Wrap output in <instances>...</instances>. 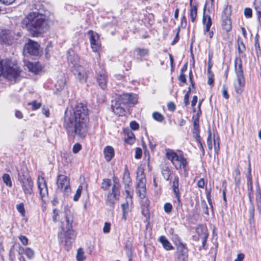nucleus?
I'll use <instances>...</instances> for the list:
<instances>
[{"label":"nucleus","instance_id":"f257e3e1","mask_svg":"<svg viewBox=\"0 0 261 261\" xmlns=\"http://www.w3.org/2000/svg\"><path fill=\"white\" fill-rule=\"evenodd\" d=\"M65 112L63 127L68 136L85 138L89 129V110L86 104L76 102L69 111Z\"/></svg>","mask_w":261,"mask_h":261},{"label":"nucleus","instance_id":"f03ea898","mask_svg":"<svg viewBox=\"0 0 261 261\" xmlns=\"http://www.w3.org/2000/svg\"><path fill=\"white\" fill-rule=\"evenodd\" d=\"M21 24L32 37H42L49 29L45 15L38 12L29 13L23 18Z\"/></svg>","mask_w":261,"mask_h":261},{"label":"nucleus","instance_id":"7ed1b4c3","mask_svg":"<svg viewBox=\"0 0 261 261\" xmlns=\"http://www.w3.org/2000/svg\"><path fill=\"white\" fill-rule=\"evenodd\" d=\"M64 218L60 221V227L62 229L58 233L60 243L64 242V248L69 251L76 237V232L73 229V215L71 211L67 208L64 212Z\"/></svg>","mask_w":261,"mask_h":261},{"label":"nucleus","instance_id":"20e7f679","mask_svg":"<svg viewBox=\"0 0 261 261\" xmlns=\"http://www.w3.org/2000/svg\"><path fill=\"white\" fill-rule=\"evenodd\" d=\"M238 49L239 57H236L234 59V73L236 79L233 83V87L236 93L241 95L244 91L245 86V78L243 67V62L241 58H246L245 54L246 47L243 40L240 38L237 40Z\"/></svg>","mask_w":261,"mask_h":261},{"label":"nucleus","instance_id":"39448f33","mask_svg":"<svg viewBox=\"0 0 261 261\" xmlns=\"http://www.w3.org/2000/svg\"><path fill=\"white\" fill-rule=\"evenodd\" d=\"M165 155L176 170L179 173L182 172L185 176H188L190 171L189 162L182 150L177 149L175 151L168 149L166 150Z\"/></svg>","mask_w":261,"mask_h":261},{"label":"nucleus","instance_id":"423d86ee","mask_svg":"<svg viewBox=\"0 0 261 261\" xmlns=\"http://www.w3.org/2000/svg\"><path fill=\"white\" fill-rule=\"evenodd\" d=\"M140 174L138 175L137 179L136 185V193L138 197L142 199H144V201L141 203V213L145 217H149V201L146 198V179L145 174L143 169H141Z\"/></svg>","mask_w":261,"mask_h":261},{"label":"nucleus","instance_id":"0eeeda50","mask_svg":"<svg viewBox=\"0 0 261 261\" xmlns=\"http://www.w3.org/2000/svg\"><path fill=\"white\" fill-rule=\"evenodd\" d=\"M4 76L8 80H15L19 77L22 72L20 67L17 62H13L10 59H6L4 62Z\"/></svg>","mask_w":261,"mask_h":261},{"label":"nucleus","instance_id":"6e6552de","mask_svg":"<svg viewBox=\"0 0 261 261\" xmlns=\"http://www.w3.org/2000/svg\"><path fill=\"white\" fill-rule=\"evenodd\" d=\"M113 180L112 187L107 194L105 202L106 205L112 207H114V204L119 200L121 189V185L117 178L114 176Z\"/></svg>","mask_w":261,"mask_h":261},{"label":"nucleus","instance_id":"1a4fd4ad","mask_svg":"<svg viewBox=\"0 0 261 261\" xmlns=\"http://www.w3.org/2000/svg\"><path fill=\"white\" fill-rule=\"evenodd\" d=\"M232 6L225 5L221 12L220 17L221 30L225 32H230L232 29V22L231 18Z\"/></svg>","mask_w":261,"mask_h":261},{"label":"nucleus","instance_id":"9d476101","mask_svg":"<svg viewBox=\"0 0 261 261\" xmlns=\"http://www.w3.org/2000/svg\"><path fill=\"white\" fill-rule=\"evenodd\" d=\"M18 179L25 196L33 194L34 182L29 173L23 172L19 174Z\"/></svg>","mask_w":261,"mask_h":261},{"label":"nucleus","instance_id":"9b49d317","mask_svg":"<svg viewBox=\"0 0 261 261\" xmlns=\"http://www.w3.org/2000/svg\"><path fill=\"white\" fill-rule=\"evenodd\" d=\"M57 190L64 193H69L71 191L70 178L63 174H59L56 181Z\"/></svg>","mask_w":261,"mask_h":261},{"label":"nucleus","instance_id":"f8f14e48","mask_svg":"<svg viewBox=\"0 0 261 261\" xmlns=\"http://www.w3.org/2000/svg\"><path fill=\"white\" fill-rule=\"evenodd\" d=\"M171 184L173 193L177 200L176 208L177 210L182 208V203L181 199V193L179 188V178L178 175H176L174 176L173 178L171 180Z\"/></svg>","mask_w":261,"mask_h":261},{"label":"nucleus","instance_id":"ddd939ff","mask_svg":"<svg viewBox=\"0 0 261 261\" xmlns=\"http://www.w3.org/2000/svg\"><path fill=\"white\" fill-rule=\"evenodd\" d=\"M126 108L130 107V105H135L138 102L137 97L133 94L123 93L119 95L115 100Z\"/></svg>","mask_w":261,"mask_h":261},{"label":"nucleus","instance_id":"4468645a","mask_svg":"<svg viewBox=\"0 0 261 261\" xmlns=\"http://www.w3.org/2000/svg\"><path fill=\"white\" fill-rule=\"evenodd\" d=\"M37 184L40 199L43 204H46V198L48 196L47 182L43 176L39 175L37 177Z\"/></svg>","mask_w":261,"mask_h":261},{"label":"nucleus","instance_id":"2eb2a0df","mask_svg":"<svg viewBox=\"0 0 261 261\" xmlns=\"http://www.w3.org/2000/svg\"><path fill=\"white\" fill-rule=\"evenodd\" d=\"M71 71L80 82H87L88 78V71L83 66L75 64L72 66Z\"/></svg>","mask_w":261,"mask_h":261},{"label":"nucleus","instance_id":"dca6fc26","mask_svg":"<svg viewBox=\"0 0 261 261\" xmlns=\"http://www.w3.org/2000/svg\"><path fill=\"white\" fill-rule=\"evenodd\" d=\"M95 78L98 86L103 90L106 89L108 82V74L106 69L101 68L99 71H97Z\"/></svg>","mask_w":261,"mask_h":261},{"label":"nucleus","instance_id":"f3484780","mask_svg":"<svg viewBox=\"0 0 261 261\" xmlns=\"http://www.w3.org/2000/svg\"><path fill=\"white\" fill-rule=\"evenodd\" d=\"M24 48L31 56H38L40 55V45L37 42L32 39H29L28 40Z\"/></svg>","mask_w":261,"mask_h":261},{"label":"nucleus","instance_id":"a211bd4d","mask_svg":"<svg viewBox=\"0 0 261 261\" xmlns=\"http://www.w3.org/2000/svg\"><path fill=\"white\" fill-rule=\"evenodd\" d=\"M177 261H188L189 258V249L186 243L176 246Z\"/></svg>","mask_w":261,"mask_h":261},{"label":"nucleus","instance_id":"6ab92c4d","mask_svg":"<svg viewBox=\"0 0 261 261\" xmlns=\"http://www.w3.org/2000/svg\"><path fill=\"white\" fill-rule=\"evenodd\" d=\"M195 232L197 234L196 236H193L192 239L193 241L198 242L200 238H203L205 236H209V232L206 224H199L195 227Z\"/></svg>","mask_w":261,"mask_h":261},{"label":"nucleus","instance_id":"aec40b11","mask_svg":"<svg viewBox=\"0 0 261 261\" xmlns=\"http://www.w3.org/2000/svg\"><path fill=\"white\" fill-rule=\"evenodd\" d=\"M14 41V37L11 35L9 30H2L0 31V43L2 44L11 45Z\"/></svg>","mask_w":261,"mask_h":261},{"label":"nucleus","instance_id":"412c9836","mask_svg":"<svg viewBox=\"0 0 261 261\" xmlns=\"http://www.w3.org/2000/svg\"><path fill=\"white\" fill-rule=\"evenodd\" d=\"M200 126L199 125H193V134L194 138L198 144V146L201 152L202 155H204L205 154V151L203 147V143L202 141V139L200 136Z\"/></svg>","mask_w":261,"mask_h":261},{"label":"nucleus","instance_id":"4be33fe9","mask_svg":"<svg viewBox=\"0 0 261 261\" xmlns=\"http://www.w3.org/2000/svg\"><path fill=\"white\" fill-rule=\"evenodd\" d=\"M123 134L125 137L124 142L128 145H133L136 142V137L134 133L128 127H124L122 130Z\"/></svg>","mask_w":261,"mask_h":261},{"label":"nucleus","instance_id":"5701e85b","mask_svg":"<svg viewBox=\"0 0 261 261\" xmlns=\"http://www.w3.org/2000/svg\"><path fill=\"white\" fill-rule=\"evenodd\" d=\"M112 111L118 117L124 116L126 113V108L115 100L111 105Z\"/></svg>","mask_w":261,"mask_h":261},{"label":"nucleus","instance_id":"b1692460","mask_svg":"<svg viewBox=\"0 0 261 261\" xmlns=\"http://www.w3.org/2000/svg\"><path fill=\"white\" fill-rule=\"evenodd\" d=\"M189 16L192 23H196L198 17V5L193 4V0H189Z\"/></svg>","mask_w":261,"mask_h":261},{"label":"nucleus","instance_id":"393cba45","mask_svg":"<svg viewBox=\"0 0 261 261\" xmlns=\"http://www.w3.org/2000/svg\"><path fill=\"white\" fill-rule=\"evenodd\" d=\"M247 187L249 201L252 202V199H253V187L250 167L249 168V171L247 175Z\"/></svg>","mask_w":261,"mask_h":261},{"label":"nucleus","instance_id":"a878e982","mask_svg":"<svg viewBox=\"0 0 261 261\" xmlns=\"http://www.w3.org/2000/svg\"><path fill=\"white\" fill-rule=\"evenodd\" d=\"M206 5L205 4L203 10L202 23L203 25V29L207 30V29L211 28L213 21L211 16L206 13Z\"/></svg>","mask_w":261,"mask_h":261},{"label":"nucleus","instance_id":"bb28decb","mask_svg":"<svg viewBox=\"0 0 261 261\" xmlns=\"http://www.w3.org/2000/svg\"><path fill=\"white\" fill-rule=\"evenodd\" d=\"M26 66L28 68L29 71H31L35 74H38L42 69L41 65L38 63H33L28 62L26 64Z\"/></svg>","mask_w":261,"mask_h":261},{"label":"nucleus","instance_id":"cd10ccee","mask_svg":"<svg viewBox=\"0 0 261 261\" xmlns=\"http://www.w3.org/2000/svg\"><path fill=\"white\" fill-rule=\"evenodd\" d=\"M104 157L106 161L109 162L115 156V151L113 147L107 146L103 149Z\"/></svg>","mask_w":261,"mask_h":261},{"label":"nucleus","instance_id":"c85d7f7f","mask_svg":"<svg viewBox=\"0 0 261 261\" xmlns=\"http://www.w3.org/2000/svg\"><path fill=\"white\" fill-rule=\"evenodd\" d=\"M202 101L203 99H201L199 101L197 106L198 110L197 111V113L192 116L193 125H199V118L202 114L201 106L202 105Z\"/></svg>","mask_w":261,"mask_h":261},{"label":"nucleus","instance_id":"c756f323","mask_svg":"<svg viewBox=\"0 0 261 261\" xmlns=\"http://www.w3.org/2000/svg\"><path fill=\"white\" fill-rule=\"evenodd\" d=\"M124 186V190L126 194V199H128L130 200V203L131 204H133V197L134 194V190L132 188V184H126L123 183Z\"/></svg>","mask_w":261,"mask_h":261},{"label":"nucleus","instance_id":"7c9ffc66","mask_svg":"<svg viewBox=\"0 0 261 261\" xmlns=\"http://www.w3.org/2000/svg\"><path fill=\"white\" fill-rule=\"evenodd\" d=\"M135 50L141 61L145 60V57H148L149 55V50L148 48L137 47Z\"/></svg>","mask_w":261,"mask_h":261},{"label":"nucleus","instance_id":"2f4dec72","mask_svg":"<svg viewBox=\"0 0 261 261\" xmlns=\"http://www.w3.org/2000/svg\"><path fill=\"white\" fill-rule=\"evenodd\" d=\"M159 241L162 244L163 248L167 251L172 250L174 249V247L169 242V241L164 236H161Z\"/></svg>","mask_w":261,"mask_h":261},{"label":"nucleus","instance_id":"473e14b6","mask_svg":"<svg viewBox=\"0 0 261 261\" xmlns=\"http://www.w3.org/2000/svg\"><path fill=\"white\" fill-rule=\"evenodd\" d=\"M255 200L259 213L261 215V190L258 184L255 193Z\"/></svg>","mask_w":261,"mask_h":261},{"label":"nucleus","instance_id":"72a5a7b5","mask_svg":"<svg viewBox=\"0 0 261 261\" xmlns=\"http://www.w3.org/2000/svg\"><path fill=\"white\" fill-rule=\"evenodd\" d=\"M122 182L123 183L126 184L132 183V180L130 176V173L128 167L126 165H125L124 166V172L122 177Z\"/></svg>","mask_w":261,"mask_h":261},{"label":"nucleus","instance_id":"f704fd0d","mask_svg":"<svg viewBox=\"0 0 261 261\" xmlns=\"http://www.w3.org/2000/svg\"><path fill=\"white\" fill-rule=\"evenodd\" d=\"M162 175L166 180H169L172 173V171L169 166H164L161 169Z\"/></svg>","mask_w":261,"mask_h":261},{"label":"nucleus","instance_id":"c9c22d12","mask_svg":"<svg viewBox=\"0 0 261 261\" xmlns=\"http://www.w3.org/2000/svg\"><path fill=\"white\" fill-rule=\"evenodd\" d=\"M251 206L249 207L248 210L249 214V221L250 224H252L254 222V212L255 208L253 203V199H252V202H249Z\"/></svg>","mask_w":261,"mask_h":261},{"label":"nucleus","instance_id":"e433bc0d","mask_svg":"<svg viewBox=\"0 0 261 261\" xmlns=\"http://www.w3.org/2000/svg\"><path fill=\"white\" fill-rule=\"evenodd\" d=\"M88 34L89 35V40L90 44L97 42L99 41V36L98 34L94 32L92 30H89L88 32Z\"/></svg>","mask_w":261,"mask_h":261},{"label":"nucleus","instance_id":"4c0bfd02","mask_svg":"<svg viewBox=\"0 0 261 261\" xmlns=\"http://www.w3.org/2000/svg\"><path fill=\"white\" fill-rule=\"evenodd\" d=\"M152 118L156 121L159 123H162L165 120L164 116L161 113L155 111L152 114Z\"/></svg>","mask_w":261,"mask_h":261},{"label":"nucleus","instance_id":"58836bf2","mask_svg":"<svg viewBox=\"0 0 261 261\" xmlns=\"http://www.w3.org/2000/svg\"><path fill=\"white\" fill-rule=\"evenodd\" d=\"M111 185L112 182L110 179L104 178L101 182V188L104 191H108L109 190Z\"/></svg>","mask_w":261,"mask_h":261},{"label":"nucleus","instance_id":"ea45409f","mask_svg":"<svg viewBox=\"0 0 261 261\" xmlns=\"http://www.w3.org/2000/svg\"><path fill=\"white\" fill-rule=\"evenodd\" d=\"M2 179L4 182L9 187H11L12 186V182L11 180V178L9 174L7 173H5L2 176Z\"/></svg>","mask_w":261,"mask_h":261},{"label":"nucleus","instance_id":"a19ab883","mask_svg":"<svg viewBox=\"0 0 261 261\" xmlns=\"http://www.w3.org/2000/svg\"><path fill=\"white\" fill-rule=\"evenodd\" d=\"M91 49L93 52L98 53L101 48V44L99 41L90 44Z\"/></svg>","mask_w":261,"mask_h":261},{"label":"nucleus","instance_id":"79ce46f5","mask_svg":"<svg viewBox=\"0 0 261 261\" xmlns=\"http://www.w3.org/2000/svg\"><path fill=\"white\" fill-rule=\"evenodd\" d=\"M219 36L223 41L225 42L228 41L230 39V32H225L221 30L220 31Z\"/></svg>","mask_w":261,"mask_h":261},{"label":"nucleus","instance_id":"37998d69","mask_svg":"<svg viewBox=\"0 0 261 261\" xmlns=\"http://www.w3.org/2000/svg\"><path fill=\"white\" fill-rule=\"evenodd\" d=\"M16 208L20 215L24 217L25 216V210L24 205L23 202H21L16 205Z\"/></svg>","mask_w":261,"mask_h":261},{"label":"nucleus","instance_id":"c03bdc74","mask_svg":"<svg viewBox=\"0 0 261 261\" xmlns=\"http://www.w3.org/2000/svg\"><path fill=\"white\" fill-rule=\"evenodd\" d=\"M76 257L77 261H83L86 258L83 248H80L78 249Z\"/></svg>","mask_w":261,"mask_h":261},{"label":"nucleus","instance_id":"a18cd8bd","mask_svg":"<svg viewBox=\"0 0 261 261\" xmlns=\"http://www.w3.org/2000/svg\"><path fill=\"white\" fill-rule=\"evenodd\" d=\"M191 92V88L189 87L188 91L184 96V103L185 107H187L189 105V97Z\"/></svg>","mask_w":261,"mask_h":261},{"label":"nucleus","instance_id":"49530a36","mask_svg":"<svg viewBox=\"0 0 261 261\" xmlns=\"http://www.w3.org/2000/svg\"><path fill=\"white\" fill-rule=\"evenodd\" d=\"M207 181L204 178H201L197 181V186L200 189L207 188Z\"/></svg>","mask_w":261,"mask_h":261},{"label":"nucleus","instance_id":"de8ad7c7","mask_svg":"<svg viewBox=\"0 0 261 261\" xmlns=\"http://www.w3.org/2000/svg\"><path fill=\"white\" fill-rule=\"evenodd\" d=\"M206 142L208 149L210 150H212L213 149V146L214 144L213 140H212V133L210 130H209V131L208 132V136L207 138Z\"/></svg>","mask_w":261,"mask_h":261},{"label":"nucleus","instance_id":"09e8293b","mask_svg":"<svg viewBox=\"0 0 261 261\" xmlns=\"http://www.w3.org/2000/svg\"><path fill=\"white\" fill-rule=\"evenodd\" d=\"M28 105L32 106L31 110L32 111H35L40 108L41 106V103L38 102L36 100H34L32 102H28Z\"/></svg>","mask_w":261,"mask_h":261},{"label":"nucleus","instance_id":"8fccbe9b","mask_svg":"<svg viewBox=\"0 0 261 261\" xmlns=\"http://www.w3.org/2000/svg\"><path fill=\"white\" fill-rule=\"evenodd\" d=\"M172 241L175 246H179L181 244H184V243L182 242L181 238L177 234H174L172 236Z\"/></svg>","mask_w":261,"mask_h":261},{"label":"nucleus","instance_id":"3c124183","mask_svg":"<svg viewBox=\"0 0 261 261\" xmlns=\"http://www.w3.org/2000/svg\"><path fill=\"white\" fill-rule=\"evenodd\" d=\"M213 72H207V84L211 87L214 86L215 77Z\"/></svg>","mask_w":261,"mask_h":261},{"label":"nucleus","instance_id":"603ef678","mask_svg":"<svg viewBox=\"0 0 261 261\" xmlns=\"http://www.w3.org/2000/svg\"><path fill=\"white\" fill-rule=\"evenodd\" d=\"M80 58L76 55H70L68 58V61L69 63L73 64V66L74 64H77L76 63L78 62Z\"/></svg>","mask_w":261,"mask_h":261},{"label":"nucleus","instance_id":"864d4df0","mask_svg":"<svg viewBox=\"0 0 261 261\" xmlns=\"http://www.w3.org/2000/svg\"><path fill=\"white\" fill-rule=\"evenodd\" d=\"M214 148L215 152L217 154L219 153L220 151V138L217 137L216 139L214 138L213 139Z\"/></svg>","mask_w":261,"mask_h":261},{"label":"nucleus","instance_id":"5fc2aeb1","mask_svg":"<svg viewBox=\"0 0 261 261\" xmlns=\"http://www.w3.org/2000/svg\"><path fill=\"white\" fill-rule=\"evenodd\" d=\"M254 46L256 51V54L257 57L259 55L261 54V49L259 45V40L257 36L255 37Z\"/></svg>","mask_w":261,"mask_h":261},{"label":"nucleus","instance_id":"6e6d98bb","mask_svg":"<svg viewBox=\"0 0 261 261\" xmlns=\"http://www.w3.org/2000/svg\"><path fill=\"white\" fill-rule=\"evenodd\" d=\"M178 80L179 82V86H183L187 83L186 76L185 73H180L179 75L178 76Z\"/></svg>","mask_w":261,"mask_h":261},{"label":"nucleus","instance_id":"4d7b16f0","mask_svg":"<svg viewBox=\"0 0 261 261\" xmlns=\"http://www.w3.org/2000/svg\"><path fill=\"white\" fill-rule=\"evenodd\" d=\"M22 250L24 251L25 254L29 258L31 259L34 256V252L31 248L27 247L25 249L22 248Z\"/></svg>","mask_w":261,"mask_h":261},{"label":"nucleus","instance_id":"13d9d810","mask_svg":"<svg viewBox=\"0 0 261 261\" xmlns=\"http://www.w3.org/2000/svg\"><path fill=\"white\" fill-rule=\"evenodd\" d=\"M82 190H83V186L82 185H80L78 187V188L76 191V193L73 196V200L74 201H77L79 200V199L81 195V193H82Z\"/></svg>","mask_w":261,"mask_h":261},{"label":"nucleus","instance_id":"bf43d9fd","mask_svg":"<svg viewBox=\"0 0 261 261\" xmlns=\"http://www.w3.org/2000/svg\"><path fill=\"white\" fill-rule=\"evenodd\" d=\"M173 206L170 202H166L164 205V210L167 214H170L172 212Z\"/></svg>","mask_w":261,"mask_h":261},{"label":"nucleus","instance_id":"052dcab7","mask_svg":"<svg viewBox=\"0 0 261 261\" xmlns=\"http://www.w3.org/2000/svg\"><path fill=\"white\" fill-rule=\"evenodd\" d=\"M189 79L192 88L193 89H195V83L194 82L192 70H190L189 72Z\"/></svg>","mask_w":261,"mask_h":261},{"label":"nucleus","instance_id":"680f3d73","mask_svg":"<svg viewBox=\"0 0 261 261\" xmlns=\"http://www.w3.org/2000/svg\"><path fill=\"white\" fill-rule=\"evenodd\" d=\"M129 126L132 130H137L139 128V123L135 120L130 122Z\"/></svg>","mask_w":261,"mask_h":261},{"label":"nucleus","instance_id":"e2e57ef3","mask_svg":"<svg viewBox=\"0 0 261 261\" xmlns=\"http://www.w3.org/2000/svg\"><path fill=\"white\" fill-rule=\"evenodd\" d=\"M222 93L223 97L225 99H228L229 98V95L227 92V87L225 85H223L222 86Z\"/></svg>","mask_w":261,"mask_h":261},{"label":"nucleus","instance_id":"0e129e2a","mask_svg":"<svg viewBox=\"0 0 261 261\" xmlns=\"http://www.w3.org/2000/svg\"><path fill=\"white\" fill-rule=\"evenodd\" d=\"M198 101V97L196 95H194L192 97V100L191 101V107L192 108V111L194 113L196 112L195 106Z\"/></svg>","mask_w":261,"mask_h":261},{"label":"nucleus","instance_id":"69168bd1","mask_svg":"<svg viewBox=\"0 0 261 261\" xmlns=\"http://www.w3.org/2000/svg\"><path fill=\"white\" fill-rule=\"evenodd\" d=\"M82 145L79 143H76L73 146L72 151L74 153H78L82 149Z\"/></svg>","mask_w":261,"mask_h":261},{"label":"nucleus","instance_id":"338daca9","mask_svg":"<svg viewBox=\"0 0 261 261\" xmlns=\"http://www.w3.org/2000/svg\"><path fill=\"white\" fill-rule=\"evenodd\" d=\"M244 15L246 18H251L252 17V11L251 8H246L244 11Z\"/></svg>","mask_w":261,"mask_h":261},{"label":"nucleus","instance_id":"774afa93","mask_svg":"<svg viewBox=\"0 0 261 261\" xmlns=\"http://www.w3.org/2000/svg\"><path fill=\"white\" fill-rule=\"evenodd\" d=\"M53 221L56 223L58 221V219H59V211L56 208H54L53 211Z\"/></svg>","mask_w":261,"mask_h":261}]
</instances>
